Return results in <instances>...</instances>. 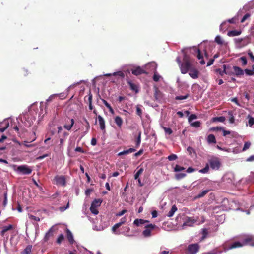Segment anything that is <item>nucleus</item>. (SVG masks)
<instances>
[{"mask_svg": "<svg viewBox=\"0 0 254 254\" xmlns=\"http://www.w3.org/2000/svg\"><path fill=\"white\" fill-rule=\"evenodd\" d=\"M196 169L192 168V167H189L186 170V172L188 173H190L194 172Z\"/></svg>", "mask_w": 254, "mask_h": 254, "instance_id": "nucleus-58", "label": "nucleus"}, {"mask_svg": "<svg viewBox=\"0 0 254 254\" xmlns=\"http://www.w3.org/2000/svg\"><path fill=\"white\" fill-rule=\"evenodd\" d=\"M251 15L250 13H246L242 18V19L241 20V23H244L247 19L250 18Z\"/></svg>", "mask_w": 254, "mask_h": 254, "instance_id": "nucleus-46", "label": "nucleus"}, {"mask_svg": "<svg viewBox=\"0 0 254 254\" xmlns=\"http://www.w3.org/2000/svg\"><path fill=\"white\" fill-rule=\"evenodd\" d=\"M245 72L248 75H254V71L252 70L246 69L245 70Z\"/></svg>", "mask_w": 254, "mask_h": 254, "instance_id": "nucleus-48", "label": "nucleus"}, {"mask_svg": "<svg viewBox=\"0 0 254 254\" xmlns=\"http://www.w3.org/2000/svg\"><path fill=\"white\" fill-rule=\"evenodd\" d=\"M209 190H204L201 192H200L199 194H198L197 197V198H201V197H203L209 192Z\"/></svg>", "mask_w": 254, "mask_h": 254, "instance_id": "nucleus-40", "label": "nucleus"}, {"mask_svg": "<svg viewBox=\"0 0 254 254\" xmlns=\"http://www.w3.org/2000/svg\"><path fill=\"white\" fill-rule=\"evenodd\" d=\"M189 74L193 79H197L199 77V71L193 65L189 70Z\"/></svg>", "mask_w": 254, "mask_h": 254, "instance_id": "nucleus-9", "label": "nucleus"}, {"mask_svg": "<svg viewBox=\"0 0 254 254\" xmlns=\"http://www.w3.org/2000/svg\"><path fill=\"white\" fill-rule=\"evenodd\" d=\"M155 224H149L146 225L144 230L142 232V234L145 237H148L151 236V231L156 227Z\"/></svg>", "mask_w": 254, "mask_h": 254, "instance_id": "nucleus-5", "label": "nucleus"}, {"mask_svg": "<svg viewBox=\"0 0 254 254\" xmlns=\"http://www.w3.org/2000/svg\"><path fill=\"white\" fill-rule=\"evenodd\" d=\"M177 158L178 157L176 154H172L168 156L167 158L169 161H173L177 159Z\"/></svg>", "mask_w": 254, "mask_h": 254, "instance_id": "nucleus-42", "label": "nucleus"}, {"mask_svg": "<svg viewBox=\"0 0 254 254\" xmlns=\"http://www.w3.org/2000/svg\"><path fill=\"white\" fill-rule=\"evenodd\" d=\"M64 236L63 234H61L57 239L56 242L60 244L64 240Z\"/></svg>", "mask_w": 254, "mask_h": 254, "instance_id": "nucleus-43", "label": "nucleus"}, {"mask_svg": "<svg viewBox=\"0 0 254 254\" xmlns=\"http://www.w3.org/2000/svg\"><path fill=\"white\" fill-rule=\"evenodd\" d=\"M241 34V31L238 30H231L228 32L227 35L230 37H234L238 36Z\"/></svg>", "mask_w": 254, "mask_h": 254, "instance_id": "nucleus-21", "label": "nucleus"}, {"mask_svg": "<svg viewBox=\"0 0 254 254\" xmlns=\"http://www.w3.org/2000/svg\"><path fill=\"white\" fill-rule=\"evenodd\" d=\"M188 97V95H186L184 96L181 95V96H178L175 97V99L177 100H185Z\"/></svg>", "mask_w": 254, "mask_h": 254, "instance_id": "nucleus-47", "label": "nucleus"}, {"mask_svg": "<svg viewBox=\"0 0 254 254\" xmlns=\"http://www.w3.org/2000/svg\"><path fill=\"white\" fill-rule=\"evenodd\" d=\"M66 233H67V238L68 241L69 242V243L71 244H73L74 242V240L72 233L70 232V231L69 230L67 229Z\"/></svg>", "mask_w": 254, "mask_h": 254, "instance_id": "nucleus-17", "label": "nucleus"}, {"mask_svg": "<svg viewBox=\"0 0 254 254\" xmlns=\"http://www.w3.org/2000/svg\"><path fill=\"white\" fill-rule=\"evenodd\" d=\"M29 218L31 220H34V221H39L40 220L39 217H36L35 216L32 215H30L29 216Z\"/></svg>", "mask_w": 254, "mask_h": 254, "instance_id": "nucleus-55", "label": "nucleus"}, {"mask_svg": "<svg viewBox=\"0 0 254 254\" xmlns=\"http://www.w3.org/2000/svg\"><path fill=\"white\" fill-rule=\"evenodd\" d=\"M103 102L105 106L109 108V110L111 112V105L107 102L105 100H103Z\"/></svg>", "mask_w": 254, "mask_h": 254, "instance_id": "nucleus-60", "label": "nucleus"}, {"mask_svg": "<svg viewBox=\"0 0 254 254\" xmlns=\"http://www.w3.org/2000/svg\"><path fill=\"white\" fill-rule=\"evenodd\" d=\"M160 78V76L156 73H154L153 76V79L154 81L157 82L159 80V79Z\"/></svg>", "mask_w": 254, "mask_h": 254, "instance_id": "nucleus-50", "label": "nucleus"}, {"mask_svg": "<svg viewBox=\"0 0 254 254\" xmlns=\"http://www.w3.org/2000/svg\"><path fill=\"white\" fill-rule=\"evenodd\" d=\"M233 69L234 70V73H233V74L236 75V76H239L244 74V71L240 67L234 66H233Z\"/></svg>", "mask_w": 254, "mask_h": 254, "instance_id": "nucleus-14", "label": "nucleus"}, {"mask_svg": "<svg viewBox=\"0 0 254 254\" xmlns=\"http://www.w3.org/2000/svg\"><path fill=\"white\" fill-rule=\"evenodd\" d=\"M201 123L200 121H195L191 124V126L195 127H198L200 126Z\"/></svg>", "mask_w": 254, "mask_h": 254, "instance_id": "nucleus-44", "label": "nucleus"}, {"mask_svg": "<svg viewBox=\"0 0 254 254\" xmlns=\"http://www.w3.org/2000/svg\"><path fill=\"white\" fill-rule=\"evenodd\" d=\"M125 218H122L120 222L116 224L113 227H112V231L115 232L116 229L125 222Z\"/></svg>", "mask_w": 254, "mask_h": 254, "instance_id": "nucleus-24", "label": "nucleus"}, {"mask_svg": "<svg viewBox=\"0 0 254 254\" xmlns=\"http://www.w3.org/2000/svg\"><path fill=\"white\" fill-rule=\"evenodd\" d=\"M185 169V168L184 167L180 166L178 165H176L175 167H174V171L175 172H179L183 171Z\"/></svg>", "mask_w": 254, "mask_h": 254, "instance_id": "nucleus-36", "label": "nucleus"}, {"mask_svg": "<svg viewBox=\"0 0 254 254\" xmlns=\"http://www.w3.org/2000/svg\"><path fill=\"white\" fill-rule=\"evenodd\" d=\"M163 128L164 131L165 132V133L167 134H171L173 132L172 130L169 127H163Z\"/></svg>", "mask_w": 254, "mask_h": 254, "instance_id": "nucleus-45", "label": "nucleus"}, {"mask_svg": "<svg viewBox=\"0 0 254 254\" xmlns=\"http://www.w3.org/2000/svg\"><path fill=\"white\" fill-rule=\"evenodd\" d=\"M251 241V239L247 238L245 239L243 243L240 242H235L231 244H229L228 245V247L227 248V250H231L235 248H240L243 247L244 245L248 244Z\"/></svg>", "mask_w": 254, "mask_h": 254, "instance_id": "nucleus-3", "label": "nucleus"}, {"mask_svg": "<svg viewBox=\"0 0 254 254\" xmlns=\"http://www.w3.org/2000/svg\"><path fill=\"white\" fill-rule=\"evenodd\" d=\"M115 122L118 127H121L123 124V120L120 117L117 116L115 119Z\"/></svg>", "mask_w": 254, "mask_h": 254, "instance_id": "nucleus-28", "label": "nucleus"}, {"mask_svg": "<svg viewBox=\"0 0 254 254\" xmlns=\"http://www.w3.org/2000/svg\"><path fill=\"white\" fill-rule=\"evenodd\" d=\"M7 201V193H4V200H3V206H5L6 205Z\"/></svg>", "mask_w": 254, "mask_h": 254, "instance_id": "nucleus-63", "label": "nucleus"}, {"mask_svg": "<svg viewBox=\"0 0 254 254\" xmlns=\"http://www.w3.org/2000/svg\"><path fill=\"white\" fill-rule=\"evenodd\" d=\"M136 114L140 117H141L142 115V110L138 106H136Z\"/></svg>", "mask_w": 254, "mask_h": 254, "instance_id": "nucleus-54", "label": "nucleus"}, {"mask_svg": "<svg viewBox=\"0 0 254 254\" xmlns=\"http://www.w3.org/2000/svg\"><path fill=\"white\" fill-rule=\"evenodd\" d=\"M197 118V117L195 114H191L189 117L188 121L190 123L193 120L196 119Z\"/></svg>", "mask_w": 254, "mask_h": 254, "instance_id": "nucleus-49", "label": "nucleus"}, {"mask_svg": "<svg viewBox=\"0 0 254 254\" xmlns=\"http://www.w3.org/2000/svg\"><path fill=\"white\" fill-rule=\"evenodd\" d=\"M197 51L198 53L197 55V58L199 60L201 59V60L200 61V64L202 65L204 64L205 62L203 59V56H202V54L201 53L200 50L198 49H197Z\"/></svg>", "mask_w": 254, "mask_h": 254, "instance_id": "nucleus-26", "label": "nucleus"}, {"mask_svg": "<svg viewBox=\"0 0 254 254\" xmlns=\"http://www.w3.org/2000/svg\"><path fill=\"white\" fill-rule=\"evenodd\" d=\"M187 150L190 155H191L192 152H194V149L192 147H190V146L188 147L187 148Z\"/></svg>", "mask_w": 254, "mask_h": 254, "instance_id": "nucleus-59", "label": "nucleus"}, {"mask_svg": "<svg viewBox=\"0 0 254 254\" xmlns=\"http://www.w3.org/2000/svg\"><path fill=\"white\" fill-rule=\"evenodd\" d=\"M186 176V174L185 173H178V174H176L175 175V178L177 180H180V179H181L184 178Z\"/></svg>", "mask_w": 254, "mask_h": 254, "instance_id": "nucleus-35", "label": "nucleus"}, {"mask_svg": "<svg viewBox=\"0 0 254 254\" xmlns=\"http://www.w3.org/2000/svg\"><path fill=\"white\" fill-rule=\"evenodd\" d=\"M207 141L208 144L216 143V140L215 136L213 134H209L207 136Z\"/></svg>", "mask_w": 254, "mask_h": 254, "instance_id": "nucleus-18", "label": "nucleus"}, {"mask_svg": "<svg viewBox=\"0 0 254 254\" xmlns=\"http://www.w3.org/2000/svg\"><path fill=\"white\" fill-rule=\"evenodd\" d=\"M54 184L57 185H61L62 186H65L66 178L64 176H58L57 175L54 177Z\"/></svg>", "mask_w": 254, "mask_h": 254, "instance_id": "nucleus-4", "label": "nucleus"}, {"mask_svg": "<svg viewBox=\"0 0 254 254\" xmlns=\"http://www.w3.org/2000/svg\"><path fill=\"white\" fill-rule=\"evenodd\" d=\"M127 82L129 86L130 90L134 91L136 94L138 93V86L137 84L132 83L131 81H128Z\"/></svg>", "mask_w": 254, "mask_h": 254, "instance_id": "nucleus-15", "label": "nucleus"}, {"mask_svg": "<svg viewBox=\"0 0 254 254\" xmlns=\"http://www.w3.org/2000/svg\"><path fill=\"white\" fill-rule=\"evenodd\" d=\"M65 123L64 126V127L67 130H70L74 124V119L67 117L65 119Z\"/></svg>", "mask_w": 254, "mask_h": 254, "instance_id": "nucleus-8", "label": "nucleus"}, {"mask_svg": "<svg viewBox=\"0 0 254 254\" xmlns=\"http://www.w3.org/2000/svg\"><path fill=\"white\" fill-rule=\"evenodd\" d=\"M31 250H32V246L28 245L21 252V254H29L31 252Z\"/></svg>", "mask_w": 254, "mask_h": 254, "instance_id": "nucleus-27", "label": "nucleus"}, {"mask_svg": "<svg viewBox=\"0 0 254 254\" xmlns=\"http://www.w3.org/2000/svg\"><path fill=\"white\" fill-rule=\"evenodd\" d=\"M251 145V143L250 142H249V141L246 142L244 144V145L242 150L243 151H246V150L250 148Z\"/></svg>", "mask_w": 254, "mask_h": 254, "instance_id": "nucleus-39", "label": "nucleus"}, {"mask_svg": "<svg viewBox=\"0 0 254 254\" xmlns=\"http://www.w3.org/2000/svg\"><path fill=\"white\" fill-rule=\"evenodd\" d=\"M223 127H212L210 129L212 131H220L223 130Z\"/></svg>", "mask_w": 254, "mask_h": 254, "instance_id": "nucleus-53", "label": "nucleus"}, {"mask_svg": "<svg viewBox=\"0 0 254 254\" xmlns=\"http://www.w3.org/2000/svg\"><path fill=\"white\" fill-rule=\"evenodd\" d=\"M197 222V220L193 217H187L183 226H192L193 224Z\"/></svg>", "mask_w": 254, "mask_h": 254, "instance_id": "nucleus-11", "label": "nucleus"}, {"mask_svg": "<svg viewBox=\"0 0 254 254\" xmlns=\"http://www.w3.org/2000/svg\"><path fill=\"white\" fill-rule=\"evenodd\" d=\"M210 167L213 170H219L221 166V162L219 158L212 156L208 160Z\"/></svg>", "mask_w": 254, "mask_h": 254, "instance_id": "nucleus-2", "label": "nucleus"}, {"mask_svg": "<svg viewBox=\"0 0 254 254\" xmlns=\"http://www.w3.org/2000/svg\"><path fill=\"white\" fill-rule=\"evenodd\" d=\"M213 122H224L225 121V118L223 116L214 117L212 118Z\"/></svg>", "mask_w": 254, "mask_h": 254, "instance_id": "nucleus-29", "label": "nucleus"}, {"mask_svg": "<svg viewBox=\"0 0 254 254\" xmlns=\"http://www.w3.org/2000/svg\"><path fill=\"white\" fill-rule=\"evenodd\" d=\"M202 234H203V237H202V239H204L206 235H207L208 234V231H207V229H203L202 230Z\"/></svg>", "mask_w": 254, "mask_h": 254, "instance_id": "nucleus-61", "label": "nucleus"}, {"mask_svg": "<svg viewBox=\"0 0 254 254\" xmlns=\"http://www.w3.org/2000/svg\"><path fill=\"white\" fill-rule=\"evenodd\" d=\"M141 132L139 131L138 132V136L135 140L136 142V146L137 147L139 146L140 142H141Z\"/></svg>", "mask_w": 254, "mask_h": 254, "instance_id": "nucleus-33", "label": "nucleus"}, {"mask_svg": "<svg viewBox=\"0 0 254 254\" xmlns=\"http://www.w3.org/2000/svg\"><path fill=\"white\" fill-rule=\"evenodd\" d=\"M131 73L136 76L141 75L142 74H147V72L140 66H137L131 69Z\"/></svg>", "mask_w": 254, "mask_h": 254, "instance_id": "nucleus-10", "label": "nucleus"}, {"mask_svg": "<svg viewBox=\"0 0 254 254\" xmlns=\"http://www.w3.org/2000/svg\"><path fill=\"white\" fill-rule=\"evenodd\" d=\"M223 131V135L224 136H226L227 135L231 134V131L229 130H225L224 128L222 130Z\"/></svg>", "mask_w": 254, "mask_h": 254, "instance_id": "nucleus-62", "label": "nucleus"}, {"mask_svg": "<svg viewBox=\"0 0 254 254\" xmlns=\"http://www.w3.org/2000/svg\"><path fill=\"white\" fill-rule=\"evenodd\" d=\"M228 114L230 116L229 120L230 123H231V124L234 123V121H235V119H234V117L233 115L232 112L229 111L228 113Z\"/></svg>", "mask_w": 254, "mask_h": 254, "instance_id": "nucleus-38", "label": "nucleus"}, {"mask_svg": "<svg viewBox=\"0 0 254 254\" xmlns=\"http://www.w3.org/2000/svg\"><path fill=\"white\" fill-rule=\"evenodd\" d=\"M116 75H118L122 78H124L125 76V74H124V72H123L122 71H118V72H114V73H112V76H116Z\"/></svg>", "mask_w": 254, "mask_h": 254, "instance_id": "nucleus-41", "label": "nucleus"}, {"mask_svg": "<svg viewBox=\"0 0 254 254\" xmlns=\"http://www.w3.org/2000/svg\"><path fill=\"white\" fill-rule=\"evenodd\" d=\"M199 249V246L198 244H192L189 245L187 248V251L189 254H195Z\"/></svg>", "mask_w": 254, "mask_h": 254, "instance_id": "nucleus-6", "label": "nucleus"}, {"mask_svg": "<svg viewBox=\"0 0 254 254\" xmlns=\"http://www.w3.org/2000/svg\"><path fill=\"white\" fill-rule=\"evenodd\" d=\"M193 66L191 61L185 55L183 58V61L180 64V68L181 73H187Z\"/></svg>", "mask_w": 254, "mask_h": 254, "instance_id": "nucleus-1", "label": "nucleus"}, {"mask_svg": "<svg viewBox=\"0 0 254 254\" xmlns=\"http://www.w3.org/2000/svg\"><path fill=\"white\" fill-rule=\"evenodd\" d=\"M13 229H14V226L13 225L9 224L7 226H4L2 228V230L0 232V235L3 237L7 231Z\"/></svg>", "mask_w": 254, "mask_h": 254, "instance_id": "nucleus-13", "label": "nucleus"}, {"mask_svg": "<svg viewBox=\"0 0 254 254\" xmlns=\"http://www.w3.org/2000/svg\"><path fill=\"white\" fill-rule=\"evenodd\" d=\"M97 208V207H95L94 206L91 205L90 210L93 214H94L95 215H97L99 213V211Z\"/></svg>", "mask_w": 254, "mask_h": 254, "instance_id": "nucleus-37", "label": "nucleus"}, {"mask_svg": "<svg viewBox=\"0 0 254 254\" xmlns=\"http://www.w3.org/2000/svg\"><path fill=\"white\" fill-rule=\"evenodd\" d=\"M17 171L24 175H29L32 172V169L26 165H21L18 166L17 168Z\"/></svg>", "mask_w": 254, "mask_h": 254, "instance_id": "nucleus-7", "label": "nucleus"}, {"mask_svg": "<svg viewBox=\"0 0 254 254\" xmlns=\"http://www.w3.org/2000/svg\"><path fill=\"white\" fill-rule=\"evenodd\" d=\"M102 202V201L100 199H96L93 200L91 205L97 208L101 205Z\"/></svg>", "mask_w": 254, "mask_h": 254, "instance_id": "nucleus-23", "label": "nucleus"}, {"mask_svg": "<svg viewBox=\"0 0 254 254\" xmlns=\"http://www.w3.org/2000/svg\"><path fill=\"white\" fill-rule=\"evenodd\" d=\"M9 127V123L7 121H4L0 124V132H3Z\"/></svg>", "mask_w": 254, "mask_h": 254, "instance_id": "nucleus-16", "label": "nucleus"}, {"mask_svg": "<svg viewBox=\"0 0 254 254\" xmlns=\"http://www.w3.org/2000/svg\"><path fill=\"white\" fill-rule=\"evenodd\" d=\"M135 149L130 148L127 150H124L123 151H122V152L119 153L118 155L121 156V155H123L128 154L129 153L134 152H135Z\"/></svg>", "mask_w": 254, "mask_h": 254, "instance_id": "nucleus-22", "label": "nucleus"}, {"mask_svg": "<svg viewBox=\"0 0 254 254\" xmlns=\"http://www.w3.org/2000/svg\"><path fill=\"white\" fill-rule=\"evenodd\" d=\"M69 206V202L68 201V202L67 203L66 206L65 207H59V210L61 211V212H63L64 211H65L66 209H67Z\"/></svg>", "mask_w": 254, "mask_h": 254, "instance_id": "nucleus-56", "label": "nucleus"}, {"mask_svg": "<svg viewBox=\"0 0 254 254\" xmlns=\"http://www.w3.org/2000/svg\"><path fill=\"white\" fill-rule=\"evenodd\" d=\"M87 97L88 98L87 100H88V101L89 103H92V94L90 92H89V94H88V96H85V98H84L85 100H86V98Z\"/></svg>", "mask_w": 254, "mask_h": 254, "instance_id": "nucleus-51", "label": "nucleus"}, {"mask_svg": "<svg viewBox=\"0 0 254 254\" xmlns=\"http://www.w3.org/2000/svg\"><path fill=\"white\" fill-rule=\"evenodd\" d=\"M215 41L218 44H219V45H223V43H224V41L223 40H222V38L219 35H218L215 38Z\"/></svg>", "mask_w": 254, "mask_h": 254, "instance_id": "nucleus-32", "label": "nucleus"}, {"mask_svg": "<svg viewBox=\"0 0 254 254\" xmlns=\"http://www.w3.org/2000/svg\"><path fill=\"white\" fill-rule=\"evenodd\" d=\"M248 123L250 127L254 125V118L251 117L249 119Z\"/></svg>", "mask_w": 254, "mask_h": 254, "instance_id": "nucleus-57", "label": "nucleus"}, {"mask_svg": "<svg viewBox=\"0 0 254 254\" xmlns=\"http://www.w3.org/2000/svg\"><path fill=\"white\" fill-rule=\"evenodd\" d=\"M209 170V166L208 164H207L204 168L199 170V172H200L201 173L205 174V173H207L208 172Z\"/></svg>", "mask_w": 254, "mask_h": 254, "instance_id": "nucleus-31", "label": "nucleus"}, {"mask_svg": "<svg viewBox=\"0 0 254 254\" xmlns=\"http://www.w3.org/2000/svg\"><path fill=\"white\" fill-rule=\"evenodd\" d=\"M177 210V208L176 205H174L172 206L171 210L168 212L167 216L169 217H172L175 212Z\"/></svg>", "mask_w": 254, "mask_h": 254, "instance_id": "nucleus-25", "label": "nucleus"}, {"mask_svg": "<svg viewBox=\"0 0 254 254\" xmlns=\"http://www.w3.org/2000/svg\"><path fill=\"white\" fill-rule=\"evenodd\" d=\"M52 232L51 231V229H50L48 232H47L44 237V241H47L50 237L52 236Z\"/></svg>", "mask_w": 254, "mask_h": 254, "instance_id": "nucleus-34", "label": "nucleus"}, {"mask_svg": "<svg viewBox=\"0 0 254 254\" xmlns=\"http://www.w3.org/2000/svg\"><path fill=\"white\" fill-rule=\"evenodd\" d=\"M242 61V65L245 66L247 64V60L245 57H242L240 59Z\"/></svg>", "mask_w": 254, "mask_h": 254, "instance_id": "nucleus-52", "label": "nucleus"}, {"mask_svg": "<svg viewBox=\"0 0 254 254\" xmlns=\"http://www.w3.org/2000/svg\"><path fill=\"white\" fill-rule=\"evenodd\" d=\"M144 171V169L143 168H140L138 171H137V172L134 175V179L135 180H137L138 179H139V176L142 173V172H143Z\"/></svg>", "mask_w": 254, "mask_h": 254, "instance_id": "nucleus-30", "label": "nucleus"}, {"mask_svg": "<svg viewBox=\"0 0 254 254\" xmlns=\"http://www.w3.org/2000/svg\"><path fill=\"white\" fill-rule=\"evenodd\" d=\"M99 123L100 125V127L101 129L104 130L105 128V121L103 118L100 116L99 115L98 117Z\"/></svg>", "mask_w": 254, "mask_h": 254, "instance_id": "nucleus-20", "label": "nucleus"}, {"mask_svg": "<svg viewBox=\"0 0 254 254\" xmlns=\"http://www.w3.org/2000/svg\"><path fill=\"white\" fill-rule=\"evenodd\" d=\"M223 70L221 71L220 69H218V71H219V74L223 76L224 74L231 75L232 74V72L231 71V67L227 66L226 65L224 64L223 65Z\"/></svg>", "mask_w": 254, "mask_h": 254, "instance_id": "nucleus-12", "label": "nucleus"}, {"mask_svg": "<svg viewBox=\"0 0 254 254\" xmlns=\"http://www.w3.org/2000/svg\"><path fill=\"white\" fill-rule=\"evenodd\" d=\"M148 220L142 219H136L133 222V224L137 226H139L141 224H144L146 223H148Z\"/></svg>", "mask_w": 254, "mask_h": 254, "instance_id": "nucleus-19", "label": "nucleus"}, {"mask_svg": "<svg viewBox=\"0 0 254 254\" xmlns=\"http://www.w3.org/2000/svg\"><path fill=\"white\" fill-rule=\"evenodd\" d=\"M248 55L251 59L254 62V56L253 55V53L251 51H249L248 52Z\"/></svg>", "mask_w": 254, "mask_h": 254, "instance_id": "nucleus-64", "label": "nucleus"}]
</instances>
